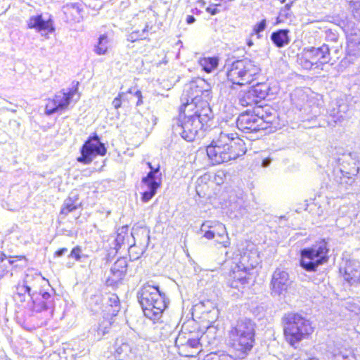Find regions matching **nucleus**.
Segmentation results:
<instances>
[{
	"instance_id": "obj_1",
	"label": "nucleus",
	"mask_w": 360,
	"mask_h": 360,
	"mask_svg": "<svg viewBox=\"0 0 360 360\" xmlns=\"http://www.w3.org/2000/svg\"><path fill=\"white\" fill-rule=\"evenodd\" d=\"M247 148L237 134L220 132L206 146V153L213 165L234 160L243 155Z\"/></svg>"
},
{
	"instance_id": "obj_2",
	"label": "nucleus",
	"mask_w": 360,
	"mask_h": 360,
	"mask_svg": "<svg viewBox=\"0 0 360 360\" xmlns=\"http://www.w3.org/2000/svg\"><path fill=\"white\" fill-rule=\"evenodd\" d=\"M228 341L234 359H245L256 344L255 323L250 319L238 320L229 330Z\"/></svg>"
},
{
	"instance_id": "obj_3",
	"label": "nucleus",
	"mask_w": 360,
	"mask_h": 360,
	"mask_svg": "<svg viewBox=\"0 0 360 360\" xmlns=\"http://www.w3.org/2000/svg\"><path fill=\"white\" fill-rule=\"evenodd\" d=\"M283 335L285 342L296 349L300 343L311 338L315 326L310 319L297 311H289L281 318Z\"/></svg>"
},
{
	"instance_id": "obj_4",
	"label": "nucleus",
	"mask_w": 360,
	"mask_h": 360,
	"mask_svg": "<svg viewBox=\"0 0 360 360\" xmlns=\"http://www.w3.org/2000/svg\"><path fill=\"white\" fill-rule=\"evenodd\" d=\"M226 81L232 88L249 86L261 73L258 63L248 58L237 59L224 66Z\"/></svg>"
},
{
	"instance_id": "obj_5",
	"label": "nucleus",
	"mask_w": 360,
	"mask_h": 360,
	"mask_svg": "<svg viewBox=\"0 0 360 360\" xmlns=\"http://www.w3.org/2000/svg\"><path fill=\"white\" fill-rule=\"evenodd\" d=\"M275 110L269 104L263 108H256L240 113L237 119L238 128L245 133H255L271 127L275 120Z\"/></svg>"
},
{
	"instance_id": "obj_6",
	"label": "nucleus",
	"mask_w": 360,
	"mask_h": 360,
	"mask_svg": "<svg viewBox=\"0 0 360 360\" xmlns=\"http://www.w3.org/2000/svg\"><path fill=\"white\" fill-rule=\"evenodd\" d=\"M140 304L144 315L150 319H160L167 308L165 296L160 292L158 286L146 284L140 293Z\"/></svg>"
},
{
	"instance_id": "obj_7",
	"label": "nucleus",
	"mask_w": 360,
	"mask_h": 360,
	"mask_svg": "<svg viewBox=\"0 0 360 360\" xmlns=\"http://www.w3.org/2000/svg\"><path fill=\"white\" fill-rule=\"evenodd\" d=\"M140 304L144 315L150 319H160L167 308L165 296L160 292L158 286L146 284L140 293Z\"/></svg>"
},
{
	"instance_id": "obj_8",
	"label": "nucleus",
	"mask_w": 360,
	"mask_h": 360,
	"mask_svg": "<svg viewBox=\"0 0 360 360\" xmlns=\"http://www.w3.org/2000/svg\"><path fill=\"white\" fill-rule=\"evenodd\" d=\"M328 241L321 238L313 245L300 250V266L307 271H316L317 267L329 260Z\"/></svg>"
},
{
	"instance_id": "obj_9",
	"label": "nucleus",
	"mask_w": 360,
	"mask_h": 360,
	"mask_svg": "<svg viewBox=\"0 0 360 360\" xmlns=\"http://www.w3.org/2000/svg\"><path fill=\"white\" fill-rule=\"evenodd\" d=\"M330 60V49L326 44L319 47H304L297 55V63L305 70L322 69Z\"/></svg>"
},
{
	"instance_id": "obj_10",
	"label": "nucleus",
	"mask_w": 360,
	"mask_h": 360,
	"mask_svg": "<svg viewBox=\"0 0 360 360\" xmlns=\"http://www.w3.org/2000/svg\"><path fill=\"white\" fill-rule=\"evenodd\" d=\"M176 124L181 129V137L188 141H193L198 132L204 129L207 125L200 119L186 112V110L184 111L180 107L179 108V114L176 117Z\"/></svg>"
},
{
	"instance_id": "obj_11",
	"label": "nucleus",
	"mask_w": 360,
	"mask_h": 360,
	"mask_svg": "<svg viewBox=\"0 0 360 360\" xmlns=\"http://www.w3.org/2000/svg\"><path fill=\"white\" fill-rule=\"evenodd\" d=\"M209 94L202 91L200 95L195 96L191 101L183 103L179 106L184 111L191 114L207 124L212 118V112L209 103Z\"/></svg>"
},
{
	"instance_id": "obj_12",
	"label": "nucleus",
	"mask_w": 360,
	"mask_h": 360,
	"mask_svg": "<svg viewBox=\"0 0 360 360\" xmlns=\"http://www.w3.org/2000/svg\"><path fill=\"white\" fill-rule=\"evenodd\" d=\"M269 90V85L264 82L252 85L239 94L238 97V104L244 108H263L264 105L261 104V103L268 96Z\"/></svg>"
},
{
	"instance_id": "obj_13",
	"label": "nucleus",
	"mask_w": 360,
	"mask_h": 360,
	"mask_svg": "<svg viewBox=\"0 0 360 360\" xmlns=\"http://www.w3.org/2000/svg\"><path fill=\"white\" fill-rule=\"evenodd\" d=\"M107 153L105 144L101 141L97 133L94 132L85 141L80 148L81 155L77 158L78 162L88 165L96 156H104Z\"/></svg>"
},
{
	"instance_id": "obj_14",
	"label": "nucleus",
	"mask_w": 360,
	"mask_h": 360,
	"mask_svg": "<svg viewBox=\"0 0 360 360\" xmlns=\"http://www.w3.org/2000/svg\"><path fill=\"white\" fill-rule=\"evenodd\" d=\"M79 96L78 84L66 89H62L52 98H49L45 104V113L48 115L66 110L75 96Z\"/></svg>"
},
{
	"instance_id": "obj_15",
	"label": "nucleus",
	"mask_w": 360,
	"mask_h": 360,
	"mask_svg": "<svg viewBox=\"0 0 360 360\" xmlns=\"http://www.w3.org/2000/svg\"><path fill=\"white\" fill-rule=\"evenodd\" d=\"M146 164L150 169V172L142 179V183L148 188V191L142 193L141 200L143 202L150 200L155 195L157 189L161 186L160 164H157L155 166L150 162H148Z\"/></svg>"
},
{
	"instance_id": "obj_16",
	"label": "nucleus",
	"mask_w": 360,
	"mask_h": 360,
	"mask_svg": "<svg viewBox=\"0 0 360 360\" xmlns=\"http://www.w3.org/2000/svg\"><path fill=\"white\" fill-rule=\"evenodd\" d=\"M146 164L150 169V172L142 179V183L148 188V191L142 193L141 200L143 202L150 200L155 195L157 189L161 186L160 164H157L155 166L150 162H148Z\"/></svg>"
},
{
	"instance_id": "obj_17",
	"label": "nucleus",
	"mask_w": 360,
	"mask_h": 360,
	"mask_svg": "<svg viewBox=\"0 0 360 360\" xmlns=\"http://www.w3.org/2000/svg\"><path fill=\"white\" fill-rule=\"evenodd\" d=\"M178 353L181 356L195 357L202 351L199 338H186L184 333L179 334L175 340Z\"/></svg>"
},
{
	"instance_id": "obj_18",
	"label": "nucleus",
	"mask_w": 360,
	"mask_h": 360,
	"mask_svg": "<svg viewBox=\"0 0 360 360\" xmlns=\"http://www.w3.org/2000/svg\"><path fill=\"white\" fill-rule=\"evenodd\" d=\"M36 281H44V277H40L38 274H27L25 279L22 283H18L16 285V291L13 295V301L18 306H22L27 300L28 297L31 298V288L28 283H31L32 287H36Z\"/></svg>"
},
{
	"instance_id": "obj_19",
	"label": "nucleus",
	"mask_w": 360,
	"mask_h": 360,
	"mask_svg": "<svg viewBox=\"0 0 360 360\" xmlns=\"http://www.w3.org/2000/svg\"><path fill=\"white\" fill-rule=\"evenodd\" d=\"M250 278V271L238 264L231 268L227 274L229 286L238 290L245 288L248 285Z\"/></svg>"
},
{
	"instance_id": "obj_20",
	"label": "nucleus",
	"mask_w": 360,
	"mask_h": 360,
	"mask_svg": "<svg viewBox=\"0 0 360 360\" xmlns=\"http://www.w3.org/2000/svg\"><path fill=\"white\" fill-rule=\"evenodd\" d=\"M27 29H34L39 32H44L46 34L55 31L53 19L49 18L47 20H44L42 14L30 16L27 21Z\"/></svg>"
},
{
	"instance_id": "obj_21",
	"label": "nucleus",
	"mask_w": 360,
	"mask_h": 360,
	"mask_svg": "<svg viewBox=\"0 0 360 360\" xmlns=\"http://www.w3.org/2000/svg\"><path fill=\"white\" fill-rule=\"evenodd\" d=\"M31 300L33 311L38 312L47 309L53 302L51 293L41 290L33 292L31 295Z\"/></svg>"
},
{
	"instance_id": "obj_22",
	"label": "nucleus",
	"mask_w": 360,
	"mask_h": 360,
	"mask_svg": "<svg viewBox=\"0 0 360 360\" xmlns=\"http://www.w3.org/2000/svg\"><path fill=\"white\" fill-rule=\"evenodd\" d=\"M272 290L278 295L286 292L288 287V275L285 271H276L272 280Z\"/></svg>"
},
{
	"instance_id": "obj_23",
	"label": "nucleus",
	"mask_w": 360,
	"mask_h": 360,
	"mask_svg": "<svg viewBox=\"0 0 360 360\" xmlns=\"http://www.w3.org/2000/svg\"><path fill=\"white\" fill-rule=\"evenodd\" d=\"M120 95L122 100L123 107L128 108L132 104L138 105L142 103V95L140 91L133 92L129 90L121 92Z\"/></svg>"
},
{
	"instance_id": "obj_24",
	"label": "nucleus",
	"mask_w": 360,
	"mask_h": 360,
	"mask_svg": "<svg viewBox=\"0 0 360 360\" xmlns=\"http://www.w3.org/2000/svg\"><path fill=\"white\" fill-rule=\"evenodd\" d=\"M238 265L251 271L257 264L255 253L246 250L240 254Z\"/></svg>"
},
{
	"instance_id": "obj_25",
	"label": "nucleus",
	"mask_w": 360,
	"mask_h": 360,
	"mask_svg": "<svg viewBox=\"0 0 360 360\" xmlns=\"http://www.w3.org/2000/svg\"><path fill=\"white\" fill-rule=\"evenodd\" d=\"M289 32L290 31L288 29L275 31L272 32L271 39L276 47H283L288 45L290 42V37L288 36Z\"/></svg>"
},
{
	"instance_id": "obj_26",
	"label": "nucleus",
	"mask_w": 360,
	"mask_h": 360,
	"mask_svg": "<svg viewBox=\"0 0 360 360\" xmlns=\"http://www.w3.org/2000/svg\"><path fill=\"white\" fill-rule=\"evenodd\" d=\"M112 321L110 319H103L100 321L96 328L91 331V335L96 341L102 340L103 337L107 334L112 326Z\"/></svg>"
},
{
	"instance_id": "obj_27",
	"label": "nucleus",
	"mask_w": 360,
	"mask_h": 360,
	"mask_svg": "<svg viewBox=\"0 0 360 360\" xmlns=\"http://www.w3.org/2000/svg\"><path fill=\"white\" fill-rule=\"evenodd\" d=\"M214 243L223 248H229L231 245V239L229 237L226 227L222 224L217 226Z\"/></svg>"
},
{
	"instance_id": "obj_28",
	"label": "nucleus",
	"mask_w": 360,
	"mask_h": 360,
	"mask_svg": "<svg viewBox=\"0 0 360 360\" xmlns=\"http://www.w3.org/2000/svg\"><path fill=\"white\" fill-rule=\"evenodd\" d=\"M8 264L11 271H20L28 266V259L25 255L10 256Z\"/></svg>"
},
{
	"instance_id": "obj_29",
	"label": "nucleus",
	"mask_w": 360,
	"mask_h": 360,
	"mask_svg": "<svg viewBox=\"0 0 360 360\" xmlns=\"http://www.w3.org/2000/svg\"><path fill=\"white\" fill-rule=\"evenodd\" d=\"M127 261L124 257L118 258L111 268V272L117 280L122 279L127 271Z\"/></svg>"
},
{
	"instance_id": "obj_30",
	"label": "nucleus",
	"mask_w": 360,
	"mask_h": 360,
	"mask_svg": "<svg viewBox=\"0 0 360 360\" xmlns=\"http://www.w3.org/2000/svg\"><path fill=\"white\" fill-rule=\"evenodd\" d=\"M63 13L67 22H78L80 12L77 4L66 5L63 8Z\"/></svg>"
},
{
	"instance_id": "obj_31",
	"label": "nucleus",
	"mask_w": 360,
	"mask_h": 360,
	"mask_svg": "<svg viewBox=\"0 0 360 360\" xmlns=\"http://www.w3.org/2000/svg\"><path fill=\"white\" fill-rule=\"evenodd\" d=\"M199 64L205 72L210 73L218 66L219 58L216 56L202 57L200 58Z\"/></svg>"
},
{
	"instance_id": "obj_32",
	"label": "nucleus",
	"mask_w": 360,
	"mask_h": 360,
	"mask_svg": "<svg viewBox=\"0 0 360 360\" xmlns=\"http://www.w3.org/2000/svg\"><path fill=\"white\" fill-rule=\"evenodd\" d=\"M110 47V41L106 34H102L98 38V41L95 46L94 51L97 55L101 56L107 53Z\"/></svg>"
},
{
	"instance_id": "obj_33",
	"label": "nucleus",
	"mask_w": 360,
	"mask_h": 360,
	"mask_svg": "<svg viewBox=\"0 0 360 360\" xmlns=\"http://www.w3.org/2000/svg\"><path fill=\"white\" fill-rule=\"evenodd\" d=\"M77 198H68L63 203L60 211V214L66 216L70 212L76 210L79 208V205L77 203Z\"/></svg>"
},
{
	"instance_id": "obj_34",
	"label": "nucleus",
	"mask_w": 360,
	"mask_h": 360,
	"mask_svg": "<svg viewBox=\"0 0 360 360\" xmlns=\"http://www.w3.org/2000/svg\"><path fill=\"white\" fill-rule=\"evenodd\" d=\"M291 4H287L280 9L276 18V23H283L288 20H290L292 18V12L291 11Z\"/></svg>"
},
{
	"instance_id": "obj_35",
	"label": "nucleus",
	"mask_w": 360,
	"mask_h": 360,
	"mask_svg": "<svg viewBox=\"0 0 360 360\" xmlns=\"http://www.w3.org/2000/svg\"><path fill=\"white\" fill-rule=\"evenodd\" d=\"M345 279L351 284L360 283V270L347 266L345 270Z\"/></svg>"
},
{
	"instance_id": "obj_36",
	"label": "nucleus",
	"mask_w": 360,
	"mask_h": 360,
	"mask_svg": "<svg viewBox=\"0 0 360 360\" xmlns=\"http://www.w3.org/2000/svg\"><path fill=\"white\" fill-rule=\"evenodd\" d=\"M232 356L226 352H213L206 354L202 360H231Z\"/></svg>"
},
{
	"instance_id": "obj_37",
	"label": "nucleus",
	"mask_w": 360,
	"mask_h": 360,
	"mask_svg": "<svg viewBox=\"0 0 360 360\" xmlns=\"http://www.w3.org/2000/svg\"><path fill=\"white\" fill-rule=\"evenodd\" d=\"M109 306L112 307V311L108 310V314L111 316H115L120 310V300L117 295L111 294L108 298Z\"/></svg>"
},
{
	"instance_id": "obj_38",
	"label": "nucleus",
	"mask_w": 360,
	"mask_h": 360,
	"mask_svg": "<svg viewBox=\"0 0 360 360\" xmlns=\"http://www.w3.org/2000/svg\"><path fill=\"white\" fill-rule=\"evenodd\" d=\"M8 260L4 252H0V278L10 273Z\"/></svg>"
},
{
	"instance_id": "obj_39",
	"label": "nucleus",
	"mask_w": 360,
	"mask_h": 360,
	"mask_svg": "<svg viewBox=\"0 0 360 360\" xmlns=\"http://www.w3.org/2000/svg\"><path fill=\"white\" fill-rule=\"evenodd\" d=\"M86 255H84L82 253V248L79 245L75 246L70 251L69 255V257L74 259L75 261H81L82 259L86 257Z\"/></svg>"
},
{
	"instance_id": "obj_40",
	"label": "nucleus",
	"mask_w": 360,
	"mask_h": 360,
	"mask_svg": "<svg viewBox=\"0 0 360 360\" xmlns=\"http://www.w3.org/2000/svg\"><path fill=\"white\" fill-rule=\"evenodd\" d=\"M131 352V347L127 342H122L115 349V353L124 356H128Z\"/></svg>"
},
{
	"instance_id": "obj_41",
	"label": "nucleus",
	"mask_w": 360,
	"mask_h": 360,
	"mask_svg": "<svg viewBox=\"0 0 360 360\" xmlns=\"http://www.w3.org/2000/svg\"><path fill=\"white\" fill-rule=\"evenodd\" d=\"M349 4L352 8V15L354 17H360V0L351 1Z\"/></svg>"
},
{
	"instance_id": "obj_42",
	"label": "nucleus",
	"mask_w": 360,
	"mask_h": 360,
	"mask_svg": "<svg viewBox=\"0 0 360 360\" xmlns=\"http://www.w3.org/2000/svg\"><path fill=\"white\" fill-rule=\"evenodd\" d=\"M266 26V21L265 19L262 20L260 22L257 23L252 30V32L255 34L259 35L260 32H263Z\"/></svg>"
},
{
	"instance_id": "obj_43",
	"label": "nucleus",
	"mask_w": 360,
	"mask_h": 360,
	"mask_svg": "<svg viewBox=\"0 0 360 360\" xmlns=\"http://www.w3.org/2000/svg\"><path fill=\"white\" fill-rule=\"evenodd\" d=\"M220 6H221L220 4H212V5L209 6H207L205 8V11L209 14H210L212 15H216V14H217V13H219L220 12V9L219 8V7H220Z\"/></svg>"
},
{
	"instance_id": "obj_44",
	"label": "nucleus",
	"mask_w": 360,
	"mask_h": 360,
	"mask_svg": "<svg viewBox=\"0 0 360 360\" xmlns=\"http://www.w3.org/2000/svg\"><path fill=\"white\" fill-rule=\"evenodd\" d=\"M66 350H63V352H60L58 356H55L50 358L49 360H73V355L66 356Z\"/></svg>"
},
{
	"instance_id": "obj_45",
	"label": "nucleus",
	"mask_w": 360,
	"mask_h": 360,
	"mask_svg": "<svg viewBox=\"0 0 360 360\" xmlns=\"http://www.w3.org/2000/svg\"><path fill=\"white\" fill-rule=\"evenodd\" d=\"M112 105L115 109L123 107L122 100L121 99L120 94L114 98L112 102Z\"/></svg>"
},
{
	"instance_id": "obj_46",
	"label": "nucleus",
	"mask_w": 360,
	"mask_h": 360,
	"mask_svg": "<svg viewBox=\"0 0 360 360\" xmlns=\"http://www.w3.org/2000/svg\"><path fill=\"white\" fill-rule=\"evenodd\" d=\"M217 234V226L214 227V230H207L204 233V237L208 240L215 239Z\"/></svg>"
},
{
	"instance_id": "obj_47",
	"label": "nucleus",
	"mask_w": 360,
	"mask_h": 360,
	"mask_svg": "<svg viewBox=\"0 0 360 360\" xmlns=\"http://www.w3.org/2000/svg\"><path fill=\"white\" fill-rule=\"evenodd\" d=\"M67 251H68V249H67L66 248H60V249L57 250L54 252L53 255H54V257H60V256H62L64 253H65Z\"/></svg>"
},
{
	"instance_id": "obj_48",
	"label": "nucleus",
	"mask_w": 360,
	"mask_h": 360,
	"mask_svg": "<svg viewBox=\"0 0 360 360\" xmlns=\"http://www.w3.org/2000/svg\"><path fill=\"white\" fill-rule=\"evenodd\" d=\"M186 21L187 24H191L195 21V18L194 16L189 15L186 17Z\"/></svg>"
},
{
	"instance_id": "obj_49",
	"label": "nucleus",
	"mask_w": 360,
	"mask_h": 360,
	"mask_svg": "<svg viewBox=\"0 0 360 360\" xmlns=\"http://www.w3.org/2000/svg\"><path fill=\"white\" fill-rule=\"evenodd\" d=\"M295 360H318V359H315V358L302 359V358L299 356V357L296 358Z\"/></svg>"
},
{
	"instance_id": "obj_50",
	"label": "nucleus",
	"mask_w": 360,
	"mask_h": 360,
	"mask_svg": "<svg viewBox=\"0 0 360 360\" xmlns=\"http://www.w3.org/2000/svg\"><path fill=\"white\" fill-rule=\"evenodd\" d=\"M281 3L283 4L286 0H279Z\"/></svg>"
}]
</instances>
